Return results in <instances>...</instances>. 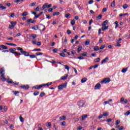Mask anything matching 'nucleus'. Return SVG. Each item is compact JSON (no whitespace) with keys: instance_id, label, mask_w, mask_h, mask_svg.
Returning <instances> with one entry per match:
<instances>
[{"instance_id":"39","label":"nucleus","mask_w":130,"mask_h":130,"mask_svg":"<svg viewBox=\"0 0 130 130\" xmlns=\"http://www.w3.org/2000/svg\"><path fill=\"white\" fill-rule=\"evenodd\" d=\"M128 7V6L126 4H124L123 6V8L124 9V10H125L126 9H127V7Z\"/></svg>"},{"instance_id":"31","label":"nucleus","mask_w":130,"mask_h":130,"mask_svg":"<svg viewBox=\"0 0 130 130\" xmlns=\"http://www.w3.org/2000/svg\"><path fill=\"white\" fill-rule=\"evenodd\" d=\"M42 14H43V12L40 13L39 15H37V16H35V18L36 19H37V18H39V17H40V16H41V15H42Z\"/></svg>"},{"instance_id":"56","label":"nucleus","mask_w":130,"mask_h":130,"mask_svg":"<svg viewBox=\"0 0 130 130\" xmlns=\"http://www.w3.org/2000/svg\"><path fill=\"white\" fill-rule=\"evenodd\" d=\"M36 45H37L38 46H40L41 45V42H38V43H36Z\"/></svg>"},{"instance_id":"18","label":"nucleus","mask_w":130,"mask_h":130,"mask_svg":"<svg viewBox=\"0 0 130 130\" xmlns=\"http://www.w3.org/2000/svg\"><path fill=\"white\" fill-rule=\"evenodd\" d=\"M68 77H69V76L66 74L65 75V76H63L62 78H61V79L63 80V81H66V79H67Z\"/></svg>"},{"instance_id":"59","label":"nucleus","mask_w":130,"mask_h":130,"mask_svg":"<svg viewBox=\"0 0 130 130\" xmlns=\"http://www.w3.org/2000/svg\"><path fill=\"white\" fill-rule=\"evenodd\" d=\"M49 62H51V63H56V61H54V60L50 61Z\"/></svg>"},{"instance_id":"2","label":"nucleus","mask_w":130,"mask_h":130,"mask_svg":"<svg viewBox=\"0 0 130 130\" xmlns=\"http://www.w3.org/2000/svg\"><path fill=\"white\" fill-rule=\"evenodd\" d=\"M17 50L19 51H20V53L24 55V56H29L30 58H35L36 56L35 55H30L29 54V52H26L25 51L23 50V48L20 47H18Z\"/></svg>"},{"instance_id":"8","label":"nucleus","mask_w":130,"mask_h":130,"mask_svg":"<svg viewBox=\"0 0 130 130\" xmlns=\"http://www.w3.org/2000/svg\"><path fill=\"white\" fill-rule=\"evenodd\" d=\"M108 60H109V58L108 57H106L104 59H103L101 61V64H103V63H104V62H107V61H108Z\"/></svg>"},{"instance_id":"26","label":"nucleus","mask_w":130,"mask_h":130,"mask_svg":"<svg viewBox=\"0 0 130 130\" xmlns=\"http://www.w3.org/2000/svg\"><path fill=\"white\" fill-rule=\"evenodd\" d=\"M90 44V40H87L85 42V45H89Z\"/></svg>"},{"instance_id":"19","label":"nucleus","mask_w":130,"mask_h":130,"mask_svg":"<svg viewBox=\"0 0 130 130\" xmlns=\"http://www.w3.org/2000/svg\"><path fill=\"white\" fill-rule=\"evenodd\" d=\"M107 24H108V20H105L103 23L102 26H106V25H107Z\"/></svg>"},{"instance_id":"3","label":"nucleus","mask_w":130,"mask_h":130,"mask_svg":"<svg viewBox=\"0 0 130 130\" xmlns=\"http://www.w3.org/2000/svg\"><path fill=\"white\" fill-rule=\"evenodd\" d=\"M30 37H31V38H32V41L31 42L32 44H36L37 41L35 38H37V35H36V34H31L30 35Z\"/></svg>"},{"instance_id":"4","label":"nucleus","mask_w":130,"mask_h":130,"mask_svg":"<svg viewBox=\"0 0 130 130\" xmlns=\"http://www.w3.org/2000/svg\"><path fill=\"white\" fill-rule=\"evenodd\" d=\"M67 86H68L67 82L63 83V84L58 86V90H62V89H63L64 88H67Z\"/></svg>"},{"instance_id":"60","label":"nucleus","mask_w":130,"mask_h":130,"mask_svg":"<svg viewBox=\"0 0 130 130\" xmlns=\"http://www.w3.org/2000/svg\"><path fill=\"white\" fill-rule=\"evenodd\" d=\"M92 22H93V19H91L89 21V25H91Z\"/></svg>"},{"instance_id":"22","label":"nucleus","mask_w":130,"mask_h":130,"mask_svg":"<svg viewBox=\"0 0 130 130\" xmlns=\"http://www.w3.org/2000/svg\"><path fill=\"white\" fill-rule=\"evenodd\" d=\"M111 7L112 8H114L115 7V1H114L111 4Z\"/></svg>"},{"instance_id":"25","label":"nucleus","mask_w":130,"mask_h":130,"mask_svg":"<svg viewBox=\"0 0 130 130\" xmlns=\"http://www.w3.org/2000/svg\"><path fill=\"white\" fill-rule=\"evenodd\" d=\"M31 29H32V30H38V25L33 26Z\"/></svg>"},{"instance_id":"38","label":"nucleus","mask_w":130,"mask_h":130,"mask_svg":"<svg viewBox=\"0 0 130 130\" xmlns=\"http://www.w3.org/2000/svg\"><path fill=\"white\" fill-rule=\"evenodd\" d=\"M14 95H15V96H18V94H19V92L18 91H13Z\"/></svg>"},{"instance_id":"14","label":"nucleus","mask_w":130,"mask_h":130,"mask_svg":"<svg viewBox=\"0 0 130 130\" xmlns=\"http://www.w3.org/2000/svg\"><path fill=\"white\" fill-rule=\"evenodd\" d=\"M48 3H45L42 7V11H44L46 8H48Z\"/></svg>"},{"instance_id":"41","label":"nucleus","mask_w":130,"mask_h":130,"mask_svg":"<svg viewBox=\"0 0 130 130\" xmlns=\"http://www.w3.org/2000/svg\"><path fill=\"white\" fill-rule=\"evenodd\" d=\"M59 15V12H54L53 13V16H58Z\"/></svg>"},{"instance_id":"47","label":"nucleus","mask_w":130,"mask_h":130,"mask_svg":"<svg viewBox=\"0 0 130 130\" xmlns=\"http://www.w3.org/2000/svg\"><path fill=\"white\" fill-rule=\"evenodd\" d=\"M82 50V46H79L78 48V52H80Z\"/></svg>"},{"instance_id":"58","label":"nucleus","mask_w":130,"mask_h":130,"mask_svg":"<svg viewBox=\"0 0 130 130\" xmlns=\"http://www.w3.org/2000/svg\"><path fill=\"white\" fill-rule=\"evenodd\" d=\"M82 56H87V52H85L82 54Z\"/></svg>"},{"instance_id":"13","label":"nucleus","mask_w":130,"mask_h":130,"mask_svg":"<svg viewBox=\"0 0 130 130\" xmlns=\"http://www.w3.org/2000/svg\"><path fill=\"white\" fill-rule=\"evenodd\" d=\"M59 119L60 121H61V120H66V119H67V117H66V116H62L59 117Z\"/></svg>"},{"instance_id":"40","label":"nucleus","mask_w":130,"mask_h":130,"mask_svg":"<svg viewBox=\"0 0 130 130\" xmlns=\"http://www.w3.org/2000/svg\"><path fill=\"white\" fill-rule=\"evenodd\" d=\"M96 18L98 20H101V19H102V15H99Z\"/></svg>"},{"instance_id":"43","label":"nucleus","mask_w":130,"mask_h":130,"mask_svg":"<svg viewBox=\"0 0 130 130\" xmlns=\"http://www.w3.org/2000/svg\"><path fill=\"white\" fill-rule=\"evenodd\" d=\"M43 96H45V93L41 92L40 94V97H43Z\"/></svg>"},{"instance_id":"6","label":"nucleus","mask_w":130,"mask_h":130,"mask_svg":"<svg viewBox=\"0 0 130 130\" xmlns=\"http://www.w3.org/2000/svg\"><path fill=\"white\" fill-rule=\"evenodd\" d=\"M110 82V79L108 78L104 79L102 81H101V84H108Z\"/></svg>"},{"instance_id":"34","label":"nucleus","mask_w":130,"mask_h":130,"mask_svg":"<svg viewBox=\"0 0 130 130\" xmlns=\"http://www.w3.org/2000/svg\"><path fill=\"white\" fill-rule=\"evenodd\" d=\"M28 15V12H24L22 13V16L23 17H25V16H27Z\"/></svg>"},{"instance_id":"37","label":"nucleus","mask_w":130,"mask_h":130,"mask_svg":"<svg viewBox=\"0 0 130 130\" xmlns=\"http://www.w3.org/2000/svg\"><path fill=\"white\" fill-rule=\"evenodd\" d=\"M7 45L13 46H17L16 44H13V43H7Z\"/></svg>"},{"instance_id":"52","label":"nucleus","mask_w":130,"mask_h":130,"mask_svg":"<svg viewBox=\"0 0 130 130\" xmlns=\"http://www.w3.org/2000/svg\"><path fill=\"white\" fill-rule=\"evenodd\" d=\"M53 52H54V53H56V52H57V49L55 48L53 50Z\"/></svg>"},{"instance_id":"33","label":"nucleus","mask_w":130,"mask_h":130,"mask_svg":"<svg viewBox=\"0 0 130 130\" xmlns=\"http://www.w3.org/2000/svg\"><path fill=\"white\" fill-rule=\"evenodd\" d=\"M100 60H101L100 58H97L94 60V62H99Z\"/></svg>"},{"instance_id":"5","label":"nucleus","mask_w":130,"mask_h":130,"mask_svg":"<svg viewBox=\"0 0 130 130\" xmlns=\"http://www.w3.org/2000/svg\"><path fill=\"white\" fill-rule=\"evenodd\" d=\"M17 25V22L16 21H10V24H9V29H13L15 28V26Z\"/></svg>"},{"instance_id":"24","label":"nucleus","mask_w":130,"mask_h":130,"mask_svg":"<svg viewBox=\"0 0 130 130\" xmlns=\"http://www.w3.org/2000/svg\"><path fill=\"white\" fill-rule=\"evenodd\" d=\"M87 78H83L82 79H81V83H85L86 82H87Z\"/></svg>"},{"instance_id":"10","label":"nucleus","mask_w":130,"mask_h":130,"mask_svg":"<svg viewBox=\"0 0 130 130\" xmlns=\"http://www.w3.org/2000/svg\"><path fill=\"white\" fill-rule=\"evenodd\" d=\"M78 105L79 107H83L85 105V103H83V101H81L78 103Z\"/></svg>"},{"instance_id":"20","label":"nucleus","mask_w":130,"mask_h":130,"mask_svg":"<svg viewBox=\"0 0 130 130\" xmlns=\"http://www.w3.org/2000/svg\"><path fill=\"white\" fill-rule=\"evenodd\" d=\"M51 84H52V82H48L45 84H42V85H44L43 87H45V86H47L48 87V86H50Z\"/></svg>"},{"instance_id":"17","label":"nucleus","mask_w":130,"mask_h":130,"mask_svg":"<svg viewBox=\"0 0 130 130\" xmlns=\"http://www.w3.org/2000/svg\"><path fill=\"white\" fill-rule=\"evenodd\" d=\"M0 47H1V48H3V49H8V47L4 45H1Z\"/></svg>"},{"instance_id":"27","label":"nucleus","mask_w":130,"mask_h":130,"mask_svg":"<svg viewBox=\"0 0 130 130\" xmlns=\"http://www.w3.org/2000/svg\"><path fill=\"white\" fill-rule=\"evenodd\" d=\"M114 24H115L116 25L115 27V29H117V27H118V22H117V21H116Z\"/></svg>"},{"instance_id":"53","label":"nucleus","mask_w":130,"mask_h":130,"mask_svg":"<svg viewBox=\"0 0 130 130\" xmlns=\"http://www.w3.org/2000/svg\"><path fill=\"white\" fill-rule=\"evenodd\" d=\"M4 110L6 112L7 111V110H8V107L4 106Z\"/></svg>"},{"instance_id":"21","label":"nucleus","mask_w":130,"mask_h":130,"mask_svg":"<svg viewBox=\"0 0 130 130\" xmlns=\"http://www.w3.org/2000/svg\"><path fill=\"white\" fill-rule=\"evenodd\" d=\"M0 9H1V10H6L7 7L3 6V4H0Z\"/></svg>"},{"instance_id":"28","label":"nucleus","mask_w":130,"mask_h":130,"mask_svg":"<svg viewBox=\"0 0 130 130\" xmlns=\"http://www.w3.org/2000/svg\"><path fill=\"white\" fill-rule=\"evenodd\" d=\"M127 71V68H124L122 70L121 72L122 73H123L124 74L126 73Z\"/></svg>"},{"instance_id":"16","label":"nucleus","mask_w":130,"mask_h":130,"mask_svg":"<svg viewBox=\"0 0 130 130\" xmlns=\"http://www.w3.org/2000/svg\"><path fill=\"white\" fill-rule=\"evenodd\" d=\"M88 117V115H84L82 116V120H85Z\"/></svg>"},{"instance_id":"63","label":"nucleus","mask_w":130,"mask_h":130,"mask_svg":"<svg viewBox=\"0 0 130 130\" xmlns=\"http://www.w3.org/2000/svg\"><path fill=\"white\" fill-rule=\"evenodd\" d=\"M72 33V32L70 30H67V34L70 35V34H71Z\"/></svg>"},{"instance_id":"11","label":"nucleus","mask_w":130,"mask_h":130,"mask_svg":"<svg viewBox=\"0 0 130 130\" xmlns=\"http://www.w3.org/2000/svg\"><path fill=\"white\" fill-rule=\"evenodd\" d=\"M20 88H21L22 89H29V85H25L20 86Z\"/></svg>"},{"instance_id":"7","label":"nucleus","mask_w":130,"mask_h":130,"mask_svg":"<svg viewBox=\"0 0 130 130\" xmlns=\"http://www.w3.org/2000/svg\"><path fill=\"white\" fill-rule=\"evenodd\" d=\"M44 85H43V84L40 85H36L33 87L34 89H37L38 90L39 89H41V88H42Z\"/></svg>"},{"instance_id":"44","label":"nucleus","mask_w":130,"mask_h":130,"mask_svg":"<svg viewBox=\"0 0 130 130\" xmlns=\"http://www.w3.org/2000/svg\"><path fill=\"white\" fill-rule=\"evenodd\" d=\"M61 125L62 126H64L66 125V121H63L62 122H61Z\"/></svg>"},{"instance_id":"29","label":"nucleus","mask_w":130,"mask_h":130,"mask_svg":"<svg viewBox=\"0 0 130 130\" xmlns=\"http://www.w3.org/2000/svg\"><path fill=\"white\" fill-rule=\"evenodd\" d=\"M71 25H72V26H74V25L76 24V20H75L74 19L72 20L71 22Z\"/></svg>"},{"instance_id":"15","label":"nucleus","mask_w":130,"mask_h":130,"mask_svg":"<svg viewBox=\"0 0 130 130\" xmlns=\"http://www.w3.org/2000/svg\"><path fill=\"white\" fill-rule=\"evenodd\" d=\"M109 102H112V99H110L109 101H107L104 102L105 105L109 104Z\"/></svg>"},{"instance_id":"55","label":"nucleus","mask_w":130,"mask_h":130,"mask_svg":"<svg viewBox=\"0 0 130 130\" xmlns=\"http://www.w3.org/2000/svg\"><path fill=\"white\" fill-rule=\"evenodd\" d=\"M92 67H93V69H96V68H98V67H99V64H95V65H94Z\"/></svg>"},{"instance_id":"48","label":"nucleus","mask_w":130,"mask_h":130,"mask_svg":"<svg viewBox=\"0 0 130 130\" xmlns=\"http://www.w3.org/2000/svg\"><path fill=\"white\" fill-rule=\"evenodd\" d=\"M116 46L120 47L121 45L120 44V42H117Z\"/></svg>"},{"instance_id":"46","label":"nucleus","mask_w":130,"mask_h":130,"mask_svg":"<svg viewBox=\"0 0 130 130\" xmlns=\"http://www.w3.org/2000/svg\"><path fill=\"white\" fill-rule=\"evenodd\" d=\"M34 95L35 96H37V95H39V92H38V91H36V92H35L34 93Z\"/></svg>"},{"instance_id":"23","label":"nucleus","mask_w":130,"mask_h":130,"mask_svg":"<svg viewBox=\"0 0 130 130\" xmlns=\"http://www.w3.org/2000/svg\"><path fill=\"white\" fill-rule=\"evenodd\" d=\"M19 119H20L21 122H24V121L25 120V119H24V118L22 117V116H20Z\"/></svg>"},{"instance_id":"1","label":"nucleus","mask_w":130,"mask_h":130,"mask_svg":"<svg viewBox=\"0 0 130 130\" xmlns=\"http://www.w3.org/2000/svg\"><path fill=\"white\" fill-rule=\"evenodd\" d=\"M0 74L1 76V80L3 82H6V81H7V83L9 84H14V82L12 79H10L9 78V77H7V78H6V77L5 76V70H4V68H1L0 70Z\"/></svg>"},{"instance_id":"57","label":"nucleus","mask_w":130,"mask_h":130,"mask_svg":"<svg viewBox=\"0 0 130 130\" xmlns=\"http://www.w3.org/2000/svg\"><path fill=\"white\" fill-rule=\"evenodd\" d=\"M34 51H41V49H34Z\"/></svg>"},{"instance_id":"32","label":"nucleus","mask_w":130,"mask_h":130,"mask_svg":"<svg viewBox=\"0 0 130 130\" xmlns=\"http://www.w3.org/2000/svg\"><path fill=\"white\" fill-rule=\"evenodd\" d=\"M129 114H130V110H128L127 112H126L124 114V115H125V116H128Z\"/></svg>"},{"instance_id":"54","label":"nucleus","mask_w":130,"mask_h":130,"mask_svg":"<svg viewBox=\"0 0 130 130\" xmlns=\"http://www.w3.org/2000/svg\"><path fill=\"white\" fill-rule=\"evenodd\" d=\"M105 48V46L102 45L99 48L100 49H104Z\"/></svg>"},{"instance_id":"64","label":"nucleus","mask_w":130,"mask_h":130,"mask_svg":"<svg viewBox=\"0 0 130 130\" xmlns=\"http://www.w3.org/2000/svg\"><path fill=\"white\" fill-rule=\"evenodd\" d=\"M124 128V127H123V126H121L119 127V130H122V129Z\"/></svg>"},{"instance_id":"49","label":"nucleus","mask_w":130,"mask_h":130,"mask_svg":"<svg viewBox=\"0 0 130 130\" xmlns=\"http://www.w3.org/2000/svg\"><path fill=\"white\" fill-rule=\"evenodd\" d=\"M36 55H43V53H41V52H38L36 53Z\"/></svg>"},{"instance_id":"61","label":"nucleus","mask_w":130,"mask_h":130,"mask_svg":"<svg viewBox=\"0 0 130 130\" xmlns=\"http://www.w3.org/2000/svg\"><path fill=\"white\" fill-rule=\"evenodd\" d=\"M77 58H78L79 59H84V57L79 56V57H78Z\"/></svg>"},{"instance_id":"12","label":"nucleus","mask_w":130,"mask_h":130,"mask_svg":"<svg viewBox=\"0 0 130 130\" xmlns=\"http://www.w3.org/2000/svg\"><path fill=\"white\" fill-rule=\"evenodd\" d=\"M108 28H109L108 26L102 25V31H105V30H107Z\"/></svg>"},{"instance_id":"51","label":"nucleus","mask_w":130,"mask_h":130,"mask_svg":"<svg viewBox=\"0 0 130 130\" xmlns=\"http://www.w3.org/2000/svg\"><path fill=\"white\" fill-rule=\"evenodd\" d=\"M120 122V121H119V120H117L116 121V125H118V124H119Z\"/></svg>"},{"instance_id":"45","label":"nucleus","mask_w":130,"mask_h":130,"mask_svg":"<svg viewBox=\"0 0 130 130\" xmlns=\"http://www.w3.org/2000/svg\"><path fill=\"white\" fill-rule=\"evenodd\" d=\"M35 5H36V2L31 3L29 5V6H30V7H34V6H35Z\"/></svg>"},{"instance_id":"62","label":"nucleus","mask_w":130,"mask_h":130,"mask_svg":"<svg viewBox=\"0 0 130 130\" xmlns=\"http://www.w3.org/2000/svg\"><path fill=\"white\" fill-rule=\"evenodd\" d=\"M35 11H36V12H38L39 11V6H38L36 9Z\"/></svg>"},{"instance_id":"42","label":"nucleus","mask_w":130,"mask_h":130,"mask_svg":"<svg viewBox=\"0 0 130 130\" xmlns=\"http://www.w3.org/2000/svg\"><path fill=\"white\" fill-rule=\"evenodd\" d=\"M64 67L67 71H70V67L67 65H64Z\"/></svg>"},{"instance_id":"30","label":"nucleus","mask_w":130,"mask_h":130,"mask_svg":"<svg viewBox=\"0 0 130 130\" xmlns=\"http://www.w3.org/2000/svg\"><path fill=\"white\" fill-rule=\"evenodd\" d=\"M93 49L95 51H98V50H99L100 49V48L98 47V46H95L94 48H93Z\"/></svg>"},{"instance_id":"35","label":"nucleus","mask_w":130,"mask_h":130,"mask_svg":"<svg viewBox=\"0 0 130 130\" xmlns=\"http://www.w3.org/2000/svg\"><path fill=\"white\" fill-rule=\"evenodd\" d=\"M59 55L62 56V57H66V54H64V53H59Z\"/></svg>"},{"instance_id":"9","label":"nucleus","mask_w":130,"mask_h":130,"mask_svg":"<svg viewBox=\"0 0 130 130\" xmlns=\"http://www.w3.org/2000/svg\"><path fill=\"white\" fill-rule=\"evenodd\" d=\"M101 88V84L100 83H98L96 84L94 87L95 90H99Z\"/></svg>"},{"instance_id":"50","label":"nucleus","mask_w":130,"mask_h":130,"mask_svg":"<svg viewBox=\"0 0 130 130\" xmlns=\"http://www.w3.org/2000/svg\"><path fill=\"white\" fill-rule=\"evenodd\" d=\"M9 50L10 52H11V53H13V54H14L15 52H16V51H14L13 49H10Z\"/></svg>"},{"instance_id":"36","label":"nucleus","mask_w":130,"mask_h":130,"mask_svg":"<svg viewBox=\"0 0 130 130\" xmlns=\"http://www.w3.org/2000/svg\"><path fill=\"white\" fill-rule=\"evenodd\" d=\"M13 54H14L15 55H18L19 56H20V55H21V54L20 53H19L18 52H14V53Z\"/></svg>"}]
</instances>
